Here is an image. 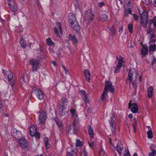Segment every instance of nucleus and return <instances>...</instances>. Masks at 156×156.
Wrapping results in <instances>:
<instances>
[{"label":"nucleus","mask_w":156,"mask_h":156,"mask_svg":"<svg viewBox=\"0 0 156 156\" xmlns=\"http://www.w3.org/2000/svg\"><path fill=\"white\" fill-rule=\"evenodd\" d=\"M69 105L68 101L67 100H63L59 108V112L60 115L63 116L68 113L69 108L67 106Z\"/></svg>","instance_id":"nucleus-1"},{"label":"nucleus","mask_w":156,"mask_h":156,"mask_svg":"<svg viewBox=\"0 0 156 156\" xmlns=\"http://www.w3.org/2000/svg\"><path fill=\"white\" fill-rule=\"evenodd\" d=\"M94 17V13L92 10L89 9L85 12L83 18L84 21L87 23H88L93 20Z\"/></svg>","instance_id":"nucleus-2"},{"label":"nucleus","mask_w":156,"mask_h":156,"mask_svg":"<svg viewBox=\"0 0 156 156\" xmlns=\"http://www.w3.org/2000/svg\"><path fill=\"white\" fill-rule=\"evenodd\" d=\"M134 75L135 78H136L137 77V74L136 72L135 69L133 68H131L129 69L128 80L129 81V85H130L131 84L133 87H134L135 85L136 84V83H135L132 80L133 77Z\"/></svg>","instance_id":"nucleus-3"},{"label":"nucleus","mask_w":156,"mask_h":156,"mask_svg":"<svg viewBox=\"0 0 156 156\" xmlns=\"http://www.w3.org/2000/svg\"><path fill=\"white\" fill-rule=\"evenodd\" d=\"M116 58L118 59V61L114 71V72L116 73L119 72L121 67L125 63L124 58L123 57L120 56L118 58V56H117Z\"/></svg>","instance_id":"nucleus-4"},{"label":"nucleus","mask_w":156,"mask_h":156,"mask_svg":"<svg viewBox=\"0 0 156 156\" xmlns=\"http://www.w3.org/2000/svg\"><path fill=\"white\" fill-rule=\"evenodd\" d=\"M70 19L72 20H70L72 27L77 32H78L80 29V27L78 22L76 20L75 16L74 15H73L70 17Z\"/></svg>","instance_id":"nucleus-5"},{"label":"nucleus","mask_w":156,"mask_h":156,"mask_svg":"<svg viewBox=\"0 0 156 156\" xmlns=\"http://www.w3.org/2000/svg\"><path fill=\"white\" fill-rule=\"evenodd\" d=\"M128 108L134 113H136L138 111V106L134 101L130 100L128 104Z\"/></svg>","instance_id":"nucleus-6"},{"label":"nucleus","mask_w":156,"mask_h":156,"mask_svg":"<svg viewBox=\"0 0 156 156\" xmlns=\"http://www.w3.org/2000/svg\"><path fill=\"white\" fill-rule=\"evenodd\" d=\"M30 64L32 66L33 71H36L38 69V65L40 63L39 60L32 58L29 60Z\"/></svg>","instance_id":"nucleus-7"},{"label":"nucleus","mask_w":156,"mask_h":156,"mask_svg":"<svg viewBox=\"0 0 156 156\" xmlns=\"http://www.w3.org/2000/svg\"><path fill=\"white\" fill-rule=\"evenodd\" d=\"M46 113L43 111L40 112L38 120L41 124L45 123V121L46 119Z\"/></svg>","instance_id":"nucleus-8"},{"label":"nucleus","mask_w":156,"mask_h":156,"mask_svg":"<svg viewBox=\"0 0 156 156\" xmlns=\"http://www.w3.org/2000/svg\"><path fill=\"white\" fill-rule=\"evenodd\" d=\"M8 5L11 10L13 12H16L17 10V7L16 4L13 0H8Z\"/></svg>","instance_id":"nucleus-9"},{"label":"nucleus","mask_w":156,"mask_h":156,"mask_svg":"<svg viewBox=\"0 0 156 156\" xmlns=\"http://www.w3.org/2000/svg\"><path fill=\"white\" fill-rule=\"evenodd\" d=\"M11 132L12 135L17 139H19V138L22 137V135L21 132L16 129H12Z\"/></svg>","instance_id":"nucleus-10"},{"label":"nucleus","mask_w":156,"mask_h":156,"mask_svg":"<svg viewBox=\"0 0 156 156\" xmlns=\"http://www.w3.org/2000/svg\"><path fill=\"white\" fill-rule=\"evenodd\" d=\"M109 90L111 92H113L114 91V88L111 82L109 81H106L105 82V87L104 90L108 91Z\"/></svg>","instance_id":"nucleus-11"},{"label":"nucleus","mask_w":156,"mask_h":156,"mask_svg":"<svg viewBox=\"0 0 156 156\" xmlns=\"http://www.w3.org/2000/svg\"><path fill=\"white\" fill-rule=\"evenodd\" d=\"M34 92L37 98L40 100H43L44 98V94L41 90L39 89H37L34 90Z\"/></svg>","instance_id":"nucleus-12"},{"label":"nucleus","mask_w":156,"mask_h":156,"mask_svg":"<svg viewBox=\"0 0 156 156\" xmlns=\"http://www.w3.org/2000/svg\"><path fill=\"white\" fill-rule=\"evenodd\" d=\"M79 93L83 97V99L85 101L86 104H89L90 101L87 98V94H86L84 90H80L79 92Z\"/></svg>","instance_id":"nucleus-13"},{"label":"nucleus","mask_w":156,"mask_h":156,"mask_svg":"<svg viewBox=\"0 0 156 156\" xmlns=\"http://www.w3.org/2000/svg\"><path fill=\"white\" fill-rule=\"evenodd\" d=\"M19 143L20 146L22 147H27L28 146V143L26 139L24 138L19 139Z\"/></svg>","instance_id":"nucleus-14"},{"label":"nucleus","mask_w":156,"mask_h":156,"mask_svg":"<svg viewBox=\"0 0 156 156\" xmlns=\"http://www.w3.org/2000/svg\"><path fill=\"white\" fill-rule=\"evenodd\" d=\"M3 73L5 76H6L8 75V80L13 79V74L10 70L6 71L5 70L3 69Z\"/></svg>","instance_id":"nucleus-15"},{"label":"nucleus","mask_w":156,"mask_h":156,"mask_svg":"<svg viewBox=\"0 0 156 156\" xmlns=\"http://www.w3.org/2000/svg\"><path fill=\"white\" fill-rule=\"evenodd\" d=\"M140 19H149L147 12L144 10L142 13L140 14Z\"/></svg>","instance_id":"nucleus-16"},{"label":"nucleus","mask_w":156,"mask_h":156,"mask_svg":"<svg viewBox=\"0 0 156 156\" xmlns=\"http://www.w3.org/2000/svg\"><path fill=\"white\" fill-rule=\"evenodd\" d=\"M116 149L118 152L121 154L122 151H123V148L122 145L121 143H119L118 144L117 146L116 147Z\"/></svg>","instance_id":"nucleus-17"},{"label":"nucleus","mask_w":156,"mask_h":156,"mask_svg":"<svg viewBox=\"0 0 156 156\" xmlns=\"http://www.w3.org/2000/svg\"><path fill=\"white\" fill-rule=\"evenodd\" d=\"M153 88L151 87H150L148 89L147 93V97L149 98H152L153 94Z\"/></svg>","instance_id":"nucleus-18"},{"label":"nucleus","mask_w":156,"mask_h":156,"mask_svg":"<svg viewBox=\"0 0 156 156\" xmlns=\"http://www.w3.org/2000/svg\"><path fill=\"white\" fill-rule=\"evenodd\" d=\"M43 141L44 142L46 148L48 149L50 147V141L47 137H44L43 139Z\"/></svg>","instance_id":"nucleus-19"},{"label":"nucleus","mask_w":156,"mask_h":156,"mask_svg":"<svg viewBox=\"0 0 156 156\" xmlns=\"http://www.w3.org/2000/svg\"><path fill=\"white\" fill-rule=\"evenodd\" d=\"M36 128L35 126H31L30 128V133L31 136H33L36 132Z\"/></svg>","instance_id":"nucleus-20"},{"label":"nucleus","mask_w":156,"mask_h":156,"mask_svg":"<svg viewBox=\"0 0 156 156\" xmlns=\"http://www.w3.org/2000/svg\"><path fill=\"white\" fill-rule=\"evenodd\" d=\"M69 38L70 41H73L74 43L76 44L77 43L78 40L74 35L69 34Z\"/></svg>","instance_id":"nucleus-21"},{"label":"nucleus","mask_w":156,"mask_h":156,"mask_svg":"<svg viewBox=\"0 0 156 156\" xmlns=\"http://www.w3.org/2000/svg\"><path fill=\"white\" fill-rule=\"evenodd\" d=\"M83 72L84 75L86 76L87 80L88 81L90 82V73L89 70L87 69L84 70Z\"/></svg>","instance_id":"nucleus-22"},{"label":"nucleus","mask_w":156,"mask_h":156,"mask_svg":"<svg viewBox=\"0 0 156 156\" xmlns=\"http://www.w3.org/2000/svg\"><path fill=\"white\" fill-rule=\"evenodd\" d=\"M140 23L142 26L144 28L147 27L149 19H140Z\"/></svg>","instance_id":"nucleus-23"},{"label":"nucleus","mask_w":156,"mask_h":156,"mask_svg":"<svg viewBox=\"0 0 156 156\" xmlns=\"http://www.w3.org/2000/svg\"><path fill=\"white\" fill-rule=\"evenodd\" d=\"M88 133L91 138L94 137L93 130L92 128L90 126H88Z\"/></svg>","instance_id":"nucleus-24"},{"label":"nucleus","mask_w":156,"mask_h":156,"mask_svg":"<svg viewBox=\"0 0 156 156\" xmlns=\"http://www.w3.org/2000/svg\"><path fill=\"white\" fill-rule=\"evenodd\" d=\"M71 151L69 152L66 155V156H76L77 151L76 150H73L72 147H71Z\"/></svg>","instance_id":"nucleus-25"},{"label":"nucleus","mask_w":156,"mask_h":156,"mask_svg":"<svg viewBox=\"0 0 156 156\" xmlns=\"http://www.w3.org/2000/svg\"><path fill=\"white\" fill-rule=\"evenodd\" d=\"M141 51L142 55H146L148 53V49L147 47H143Z\"/></svg>","instance_id":"nucleus-26"},{"label":"nucleus","mask_w":156,"mask_h":156,"mask_svg":"<svg viewBox=\"0 0 156 156\" xmlns=\"http://www.w3.org/2000/svg\"><path fill=\"white\" fill-rule=\"evenodd\" d=\"M100 19L102 21H106L108 20V17L105 13H102L100 16Z\"/></svg>","instance_id":"nucleus-27"},{"label":"nucleus","mask_w":156,"mask_h":156,"mask_svg":"<svg viewBox=\"0 0 156 156\" xmlns=\"http://www.w3.org/2000/svg\"><path fill=\"white\" fill-rule=\"evenodd\" d=\"M108 95V91L106 90H104L103 93H102L101 96V100L102 101H103L107 97Z\"/></svg>","instance_id":"nucleus-28"},{"label":"nucleus","mask_w":156,"mask_h":156,"mask_svg":"<svg viewBox=\"0 0 156 156\" xmlns=\"http://www.w3.org/2000/svg\"><path fill=\"white\" fill-rule=\"evenodd\" d=\"M20 43L21 46L23 48H26V43L25 40L23 39V38H21L20 39Z\"/></svg>","instance_id":"nucleus-29"},{"label":"nucleus","mask_w":156,"mask_h":156,"mask_svg":"<svg viewBox=\"0 0 156 156\" xmlns=\"http://www.w3.org/2000/svg\"><path fill=\"white\" fill-rule=\"evenodd\" d=\"M55 121L58 126L60 128V130H61V128L63 126V123L58 119L56 120Z\"/></svg>","instance_id":"nucleus-30"},{"label":"nucleus","mask_w":156,"mask_h":156,"mask_svg":"<svg viewBox=\"0 0 156 156\" xmlns=\"http://www.w3.org/2000/svg\"><path fill=\"white\" fill-rule=\"evenodd\" d=\"M20 81L22 83V84H23V87L24 86H26V85H27V82H26L25 80V77L24 76H23L20 79Z\"/></svg>","instance_id":"nucleus-31"},{"label":"nucleus","mask_w":156,"mask_h":156,"mask_svg":"<svg viewBox=\"0 0 156 156\" xmlns=\"http://www.w3.org/2000/svg\"><path fill=\"white\" fill-rule=\"evenodd\" d=\"M147 137L149 139H151L153 138V134L151 130H149L147 132Z\"/></svg>","instance_id":"nucleus-32"},{"label":"nucleus","mask_w":156,"mask_h":156,"mask_svg":"<svg viewBox=\"0 0 156 156\" xmlns=\"http://www.w3.org/2000/svg\"><path fill=\"white\" fill-rule=\"evenodd\" d=\"M128 29L130 33H133V25L132 24L129 23L128 25Z\"/></svg>","instance_id":"nucleus-33"},{"label":"nucleus","mask_w":156,"mask_h":156,"mask_svg":"<svg viewBox=\"0 0 156 156\" xmlns=\"http://www.w3.org/2000/svg\"><path fill=\"white\" fill-rule=\"evenodd\" d=\"M76 144V147H80L83 145V142H81L79 139H77Z\"/></svg>","instance_id":"nucleus-34"},{"label":"nucleus","mask_w":156,"mask_h":156,"mask_svg":"<svg viewBox=\"0 0 156 156\" xmlns=\"http://www.w3.org/2000/svg\"><path fill=\"white\" fill-rule=\"evenodd\" d=\"M156 45H151L150 46L149 49L150 51H154L156 50Z\"/></svg>","instance_id":"nucleus-35"},{"label":"nucleus","mask_w":156,"mask_h":156,"mask_svg":"<svg viewBox=\"0 0 156 156\" xmlns=\"http://www.w3.org/2000/svg\"><path fill=\"white\" fill-rule=\"evenodd\" d=\"M149 156H156V151L155 149L153 150L151 152L149 153Z\"/></svg>","instance_id":"nucleus-36"},{"label":"nucleus","mask_w":156,"mask_h":156,"mask_svg":"<svg viewBox=\"0 0 156 156\" xmlns=\"http://www.w3.org/2000/svg\"><path fill=\"white\" fill-rule=\"evenodd\" d=\"M46 42L48 45H51L53 44V42L50 38H48L46 39Z\"/></svg>","instance_id":"nucleus-37"},{"label":"nucleus","mask_w":156,"mask_h":156,"mask_svg":"<svg viewBox=\"0 0 156 156\" xmlns=\"http://www.w3.org/2000/svg\"><path fill=\"white\" fill-rule=\"evenodd\" d=\"M57 24L58 25V27L59 30L60 32L62 34V25L60 23H57Z\"/></svg>","instance_id":"nucleus-38"},{"label":"nucleus","mask_w":156,"mask_h":156,"mask_svg":"<svg viewBox=\"0 0 156 156\" xmlns=\"http://www.w3.org/2000/svg\"><path fill=\"white\" fill-rule=\"evenodd\" d=\"M8 80L10 84L12 87L14 85L15 82L14 79H11Z\"/></svg>","instance_id":"nucleus-39"},{"label":"nucleus","mask_w":156,"mask_h":156,"mask_svg":"<svg viewBox=\"0 0 156 156\" xmlns=\"http://www.w3.org/2000/svg\"><path fill=\"white\" fill-rule=\"evenodd\" d=\"M132 15L133 17V19L134 20L137 21L138 20L139 17L135 13L133 14Z\"/></svg>","instance_id":"nucleus-40"},{"label":"nucleus","mask_w":156,"mask_h":156,"mask_svg":"<svg viewBox=\"0 0 156 156\" xmlns=\"http://www.w3.org/2000/svg\"><path fill=\"white\" fill-rule=\"evenodd\" d=\"M54 31L55 33L58 37H59L60 36V35L59 34L58 30V28H55L54 29Z\"/></svg>","instance_id":"nucleus-41"},{"label":"nucleus","mask_w":156,"mask_h":156,"mask_svg":"<svg viewBox=\"0 0 156 156\" xmlns=\"http://www.w3.org/2000/svg\"><path fill=\"white\" fill-rule=\"evenodd\" d=\"M32 136H35L36 137L39 139L40 138V134L38 132H36L35 133L34 135Z\"/></svg>","instance_id":"nucleus-42"},{"label":"nucleus","mask_w":156,"mask_h":156,"mask_svg":"<svg viewBox=\"0 0 156 156\" xmlns=\"http://www.w3.org/2000/svg\"><path fill=\"white\" fill-rule=\"evenodd\" d=\"M70 112L73 116H74L76 114L75 110L74 109H71L70 110Z\"/></svg>","instance_id":"nucleus-43"},{"label":"nucleus","mask_w":156,"mask_h":156,"mask_svg":"<svg viewBox=\"0 0 156 156\" xmlns=\"http://www.w3.org/2000/svg\"><path fill=\"white\" fill-rule=\"evenodd\" d=\"M62 67L65 74H67L68 73V71L67 69H66V67H65V66L63 65L62 66Z\"/></svg>","instance_id":"nucleus-44"},{"label":"nucleus","mask_w":156,"mask_h":156,"mask_svg":"<svg viewBox=\"0 0 156 156\" xmlns=\"http://www.w3.org/2000/svg\"><path fill=\"white\" fill-rule=\"evenodd\" d=\"M127 0H121L120 1L121 3L122 4H123V5H126L127 3ZM125 6L124 7H125Z\"/></svg>","instance_id":"nucleus-45"},{"label":"nucleus","mask_w":156,"mask_h":156,"mask_svg":"<svg viewBox=\"0 0 156 156\" xmlns=\"http://www.w3.org/2000/svg\"><path fill=\"white\" fill-rule=\"evenodd\" d=\"M152 20H153L154 22L153 23L154 26L155 27L156 26V16L154 17Z\"/></svg>","instance_id":"nucleus-46"},{"label":"nucleus","mask_w":156,"mask_h":156,"mask_svg":"<svg viewBox=\"0 0 156 156\" xmlns=\"http://www.w3.org/2000/svg\"><path fill=\"white\" fill-rule=\"evenodd\" d=\"M98 5L99 7H101L104 6L105 4L103 2H101L98 3Z\"/></svg>","instance_id":"nucleus-47"},{"label":"nucleus","mask_w":156,"mask_h":156,"mask_svg":"<svg viewBox=\"0 0 156 156\" xmlns=\"http://www.w3.org/2000/svg\"><path fill=\"white\" fill-rule=\"evenodd\" d=\"M110 124L111 126L112 127V129L113 127V124H114V120L112 119H111V120L110 121Z\"/></svg>","instance_id":"nucleus-48"},{"label":"nucleus","mask_w":156,"mask_h":156,"mask_svg":"<svg viewBox=\"0 0 156 156\" xmlns=\"http://www.w3.org/2000/svg\"><path fill=\"white\" fill-rule=\"evenodd\" d=\"M74 125H71L69 128V131H70L73 129H74Z\"/></svg>","instance_id":"nucleus-49"},{"label":"nucleus","mask_w":156,"mask_h":156,"mask_svg":"<svg viewBox=\"0 0 156 156\" xmlns=\"http://www.w3.org/2000/svg\"><path fill=\"white\" fill-rule=\"evenodd\" d=\"M156 63V58H154L153 59L152 62L151 63V65L152 66H153L154 63Z\"/></svg>","instance_id":"nucleus-50"},{"label":"nucleus","mask_w":156,"mask_h":156,"mask_svg":"<svg viewBox=\"0 0 156 156\" xmlns=\"http://www.w3.org/2000/svg\"><path fill=\"white\" fill-rule=\"evenodd\" d=\"M49 51L50 53L51 54H53L54 53V50L51 48H50L49 49Z\"/></svg>","instance_id":"nucleus-51"},{"label":"nucleus","mask_w":156,"mask_h":156,"mask_svg":"<svg viewBox=\"0 0 156 156\" xmlns=\"http://www.w3.org/2000/svg\"><path fill=\"white\" fill-rule=\"evenodd\" d=\"M92 144L93 146L94 147H95L97 145L96 142L95 141L92 142Z\"/></svg>","instance_id":"nucleus-52"},{"label":"nucleus","mask_w":156,"mask_h":156,"mask_svg":"<svg viewBox=\"0 0 156 156\" xmlns=\"http://www.w3.org/2000/svg\"><path fill=\"white\" fill-rule=\"evenodd\" d=\"M88 143L89 144V147H90V148H91L92 149H93V145H92V144H91L89 142H88Z\"/></svg>","instance_id":"nucleus-53"},{"label":"nucleus","mask_w":156,"mask_h":156,"mask_svg":"<svg viewBox=\"0 0 156 156\" xmlns=\"http://www.w3.org/2000/svg\"><path fill=\"white\" fill-rule=\"evenodd\" d=\"M128 117L130 119H132L133 117V115L132 114H130L128 115Z\"/></svg>","instance_id":"nucleus-54"},{"label":"nucleus","mask_w":156,"mask_h":156,"mask_svg":"<svg viewBox=\"0 0 156 156\" xmlns=\"http://www.w3.org/2000/svg\"><path fill=\"white\" fill-rule=\"evenodd\" d=\"M104 151L103 150H101L100 151V153L101 155L102 154H104Z\"/></svg>","instance_id":"nucleus-55"},{"label":"nucleus","mask_w":156,"mask_h":156,"mask_svg":"<svg viewBox=\"0 0 156 156\" xmlns=\"http://www.w3.org/2000/svg\"><path fill=\"white\" fill-rule=\"evenodd\" d=\"M84 149V156H87V152Z\"/></svg>","instance_id":"nucleus-56"},{"label":"nucleus","mask_w":156,"mask_h":156,"mask_svg":"<svg viewBox=\"0 0 156 156\" xmlns=\"http://www.w3.org/2000/svg\"><path fill=\"white\" fill-rule=\"evenodd\" d=\"M124 156H127V152L126 151V150L123 152Z\"/></svg>","instance_id":"nucleus-57"},{"label":"nucleus","mask_w":156,"mask_h":156,"mask_svg":"<svg viewBox=\"0 0 156 156\" xmlns=\"http://www.w3.org/2000/svg\"><path fill=\"white\" fill-rule=\"evenodd\" d=\"M52 63L54 65V66H56V63L54 61H52Z\"/></svg>","instance_id":"nucleus-58"},{"label":"nucleus","mask_w":156,"mask_h":156,"mask_svg":"<svg viewBox=\"0 0 156 156\" xmlns=\"http://www.w3.org/2000/svg\"><path fill=\"white\" fill-rule=\"evenodd\" d=\"M147 33L148 34H151V30L150 29L147 30Z\"/></svg>","instance_id":"nucleus-59"},{"label":"nucleus","mask_w":156,"mask_h":156,"mask_svg":"<svg viewBox=\"0 0 156 156\" xmlns=\"http://www.w3.org/2000/svg\"><path fill=\"white\" fill-rule=\"evenodd\" d=\"M155 35L154 34H153L151 37V39L152 38H155Z\"/></svg>","instance_id":"nucleus-60"},{"label":"nucleus","mask_w":156,"mask_h":156,"mask_svg":"<svg viewBox=\"0 0 156 156\" xmlns=\"http://www.w3.org/2000/svg\"><path fill=\"white\" fill-rule=\"evenodd\" d=\"M149 22H150L149 23L150 24H151L152 23H154V22H153V21L152 20H150L149 21Z\"/></svg>","instance_id":"nucleus-61"},{"label":"nucleus","mask_w":156,"mask_h":156,"mask_svg":"<svg viewBox=\"0 0 156 156\" xmlns=\"http://www.w3.org/2000/svg\"><path fill=\"white\" fill-rule=\"evenodd\" d=\"M127 156H130L129 151L127 149Z\"/></svg>","instance_id":"nucleus-62"},{"label":"nucleus","mask_w":156,"mask_h":156,"mask_svg":"<svg viewBox=\"0 0 156 156\" xmlns=\"http://www.w3.org/2000/svg\"><path fill=\"white\" fill-rule=\"evenodd\" d=\"M147 128L149 130H151V127L149 126H147Z\"/></svg>","instance_id":"nucleus-63"},{"label":"nucleus","mask_w":156,"mask_h":156,"mask_svg":"<svg viewBox=\"0 0 156 156\" xmlns=\"http://www.w3.org/2000/svg\"><path fill=\"white\" fill-rule=\"evenodd\" d=\"M133 156H137V153H135L133 154Z\"/></svg>","instance_id":"nucleus-64"}]
</instances>
